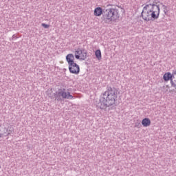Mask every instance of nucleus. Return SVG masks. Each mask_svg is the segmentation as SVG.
Listing matches in <instances>:
<instances>
[{"label":"nucleus","instance_id":"obj_1","mask_svg":"<svg viewBox=\"0 0 176 176\" xmlns=\"http://www.w3.org/2000/svg\"><path fill=\"white\" fill-rule=\"evenodd\" d=\"M119 90L115 87L107 86V90L100 95V102L97 105L98 109H107L116 104Z\"/></svg>","mask_w":176,"mask_h":176},{"label":"nucleus","instance_id":"obj_2","mask_svg":"<svg viewBox=\"0 0 176 176\" xmlns=\"http://www.w3.org/2000/svg\"><path fill=\"white\" fill-rule=\"evenodd\" d=\"M146 3L141 13L143 20L144 21L157 20L160 15V7L157 5L156 0H153V3H151V0H149Z\"/></svg>","mask_w":176,"mask_h":176},{"label":"nucleus","instance_id":"obj_3","mask_svg":"<svg viewBox=\"0 0 176 176\" xmlns=\"http://www.w3.org/2000/svg\"><path fill=\"white\" fill-rule=\"evenodd\" d=\"M120 17V14H119V10L116 8H108L104 10L101 20L104 23L109 24V23H112V21L116 22Z\"/></svg>","mask_w":176,"mask_h":176},{"label":"nucleus","instance_id":"obj_4","mask_svg":"<svg viewBox=\"0 0 176 176\" xmlns=\"http://www.w3.org/2000/svg\"><path fill=\"white\" fill-rule=\"evenodd\" d=\"M55 100L56 101H63V98H67V100H72L74 96L71 95L69 92H66L65 89H58V91L54 94Z\"/></svg>","mask_w":176,"mask_h":176},{"label":"nucleus","instance_id":"obj_5","mask_svg":"<svg viewBox=\"0 0 176 176\" xmlns=\"http://www.w3.org/2000/svg\"><path fill=\"white\" fill-rule=\"evenodd\" d=\"M75 58L76 60H85L87 58V52H85V50L78 48L75 51Z\"/></svg>","mask_w":176,"mask_h":176},{"label":"nucleus","instance_id":"obj_6","mask_svg":"<svg viewBox=\"0 0 176 176\" xmlns=\"http://www.w3.org/2000/svg\"><path fill=\"white\" fill-rule=\"evenodd\" d=\"M69 71L71 74L78 75L79 72H80V68L79 67L78 64L74 63L72 65H69Z\"/></svg>","mask_w":176,"mask_h":176},{"label":"nucleus","instance_id":"obj_7","mask_svg":"<svg viewBox=\"0 0 176 176\" xmlns=\"http://www.w3.org/2000/svg\"><path fill=\"white\" fill-rule=\"evenodd\" d=\"M173 76H174L173 72H172V74L170 72H167L164 74L163 79L165 82H168V80H170L171 82V80H173Z\"/></svg>","mask_w":176,"mask_h":176},{"label":"nucleus","instance_id":"obj_8","mask_svg":"<svg viewBox=\"0 0 176 176\" xmlns=\"http://www.w3.org/2000/svg\"><path fill=\"white\" fill-rule=\"evenodd\" d=\"M75 60V56L73 54H68L66 56V60L68 63V65H71L75 63L74 60Z\"/></svg>","mask_w":176,"mask_h":176},{"label":"nucleus","instance_id":"obj_9","mask_svg":"<svg viewBox=\"0 0 176 176\" xmlns=\"http://www.w3.org/2000/svg\"><path fill=\"white\" fill-rule=\"evenodd\" d=\"M94 14L96 16H101V14L104 16V10H102V8H101L100 7H97L94 10Z\"/></svg>","mask_w":176,"mask_h":176},{"label":"nucleus","instance_id":"obj_10","mask_svg":"<svg viewBox=\"0 0 176 176\" xmlns=\"http://www.w3.org/2000/svg\"><path fill=\"white\" fill-rule=\"evenodd\" d=\"M142 124L144 127H148L151 126V120L149 118H144L142 120Z\"/></svg>","mask_w":176,"mask_h":176},{"label":"nucleus","instance_id":"obj_11","mask_svg":"<svg viewBox=\"0 0 176 176\" xmlns=\"http://www.w3.org/2000/svg\"><path fill=\"white\" fill-rule=\"evenodd\" d=\"M95 56L98 60H101V50H98L95 52Z\"/></svg>","mask_w":176,"mask_h":176},{"label":"nucleus","instance_id":"obj_12","mask_svg":"<svg viewBox=\"0 0 176 176\" xmlns=\"http://www.w3.org/2000/svg\"><path fill=\"white\" fill-rule=\"evenodd\" d=\"M170 85L172 87H174V89H176V78L173 77V79L170 81Z\"/></svg>","mask_w":176,"mask_h":176},{"label":"nucleus","instance_id":"obj_13","mask_svg":"<svg viewBox=\"0 0 176 176\" xmlns=\"http://www.w3.org/2000/svg\"><path fill=\"white\" fill-rule=\"evenodd\" d=\"M4 130H6V131L2 132L0 130V138H2V137H3V135H5L6 134V133H8V129H6V128H4Z\"/></svg>","mask_w":176,"mask_h":176},{"label":"nucleus","instance_id":"obj_14","mask_svg":"<svg viewBox=\"0 0 176 176\" xmlns=\"http://www.w3.org/2000/svg\"><path fill=\"white\" fill-rule=\"evenodd\" d=\"M161 5H162L163 8H164V12L165 13V14L167 13V6L164 5L163 3H161Z\"/></svg>","mask_w":176,"mask_h":176},{"label":"nucleus","instance_id":"obj_15","mask_svg":"<svg viewBox=\"0 0 176 176\" xmlns=\"http://www.w3.org/2000/svg\"><path fill=\"white\" fill-rule=\"evenodd\" d=\"M141 122H136L135 123V127H138V129H141Z\"/></svg>","mask_w":176,"mask_h":176},{"label":"nucleus","instance_id":"obj_16","mask_svg":"<svg viewBox=\"0 0 176 176\" xmlns=\"http://www.w3.org/2000/svg\"><path fill=\"white\" fill-rule=\"evenodd\" d=\"M41 25L43 27V28H49V27H50V25H47L46 23H42Z\"/></svg>","mask_w":176,"mask_h":176},{"label":"nucleus","instance_id":"obj_17","mask_svg":"<svg viewBox=\"0 0 176 176\" xmlns=\"http://www.w3.org/2000/svg\"><path fill=\"white\" fill-rule=\"evenodd\" d=\"M14 39H17V37L16 36V34H14L12 37V41H14Z\"/></svg>","mask_w":176,"mask_h":176},{"label":"nucleus","instance_id":"obj_18","mask_svg":"<svg viewBox=\"0 0 176 176\" xmlns=\"http://www.w3.org/2000/svg\"><path fill=\"white\" fill-rule=\"evenodd\" d=\"M173 78H176V69L173 70Z\"/></svg>","mask_w":176,"mask_h":176}]
</instances>
